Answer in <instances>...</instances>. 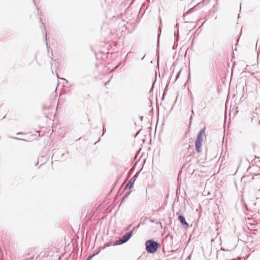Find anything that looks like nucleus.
<instances>
[{
    "instance_id": "1",
    "label": "nucleus",
    "mask_w": 260,
    "mask_h": 260,
    "mask_svg": "<svg viewBox=\"0 0 260 260\" xmlns=\"http://www.w3.org/2000/svg\"><path fill=\"white\" fill-rule=\"evenodd\" d=\"M159 246V244L158 242L151 239L147 240L145 242L146 249L149 253H155Z\"/></svg>"
},
{
    "instance_id": "2",
    "label": "nucleus",
    "mask_w": 260,
    "mask_h": 260,
    "mask_svg": "<svg viewBox=\"0 0 260 260\" xmlns=\"http://www.w3.org/2000/svg\"><path fill=\"white\" fill-rule=\"evenodd\" d=\"M132 231L125 233L120 239L116 241V245H120L127 242L132 236Z\"/></svg>"
},
{
    "instance_id": "3",
    "label": "nucleus",
    "mask_w": 260,
    "mask_h": 260,
    "mask_svg": "<svg viewBox=\"0 0 260 260\" xmlns=\"http://www.w3.org/2000/svg\"><path fill=\"white\" fill-rule=\"evenodd\" d=\"M176 214L178 215V220L184 226V228H185V229L188 228L189 227V224L186 222L184 216L183 215L179 214L178 212H177Z\"/></svg>"
},
{
    "instance_id": "4",
    "label": "nucleus",
    "mask_w": 260,
    "mask_h": 260,
    "mask_svg": "<svg viewBox=\"0 0 260 260\" xmlns=\"http://www.w3.org/2000/svg\"><path fill=\"white\" fill-rule=\"evenodd\" d=\"M139 172H137L135 176L129 181L127 184L126 185L125 188L131 189L133 187V184L135 181L136 178L138 175Z\"/></svg>"
},
{
    "instance_id": "5",
    "label": "nucleus",
    "mask_w": 260,
    "mask_h": 260,
    "mask_svg": "<svg viewBox=\"0 0 260 260\" xmlns=\"http://www.w3.org/2000/svg\"><path fill=\"white\" fill-rule=\"evenodd\" d=\"M205 128H204L199 132L198 135L197 139L196 141L203 142L204 140V136H205Z\"/></svg>"
},
{
    "instance_id": "6",
    "label": "nucleus",
    "mask_w": 260,
    "mask_h": 260,
    "mask_svg": "<svg viewBox=\"0 0 260 260\" xmlns=\"http://www.w3.org/2000/svg\"><path fill=\"white\" fill-rule=\"evenodd\" d=\"M202 142L196 141L195 147H196V150L197 151V152L201 153L202 152Z\"/></svg>"
},
{
    "instance_id": "7",
    "label": "nucleus",
    "mask_w": 260,
    "mask_h": 260,
    "mask_svg": "<svg viewBox=\"0 0 260 260\" xmlns=\"http://www.w3.org/2000/svg\"><path fill=\"white\" fill-rule=\"evenodd\" d=\"M94 255V254H91V255H89V256H88V257H87V259H88V260H90V259H91V258H92V257H93Z\"/></svg>"
},
{
    "instance_id": "8",
    "label": "nucleus",
    "mask_w": 260,
    "mask_h": 260,
    "mask_svg": "<svg viewBox=\"0 0 260 260\" xmlns=\"http://www.w3.org/2000/svg\"><path fill=\"white\" fill-rule=\"evenodd\" d=\"M111 245L109 243H106L105 244V247H107V246H110Z\"/></svg>"
},
{
    "instance_id": "9",
    "label": "nucleus",
    "mask_w": 260,
    "mask_h": 260,
    "mask_svg": "<svg viewBox=\"0 0 260 260\" xmlns=\"http://www.w3.org/2000/svg\"><path fill=\"white\" fill-rule=\"evenodd\" d=\"M194 8V7L192 8H190L189 11L188 12H186V14H188L189 13H190L192 10Z\"/></svg>"
},
{
    "instance_id": "10",
    "label": "nucleus",
    "mask_w": 260,
    "mask_h": 260,
    "mask_svg": "<svg viewBox=\"0 0 260 260\" xmlns=\"http://www.w3.org/2000/svg\"><path fill=\"white\" fill-rule=\"evenodd\" d=\"M45 39H46V40L47 41V32H46V30L45 29Z\"/></svg>"
},
{
    "instance_id": "11",
    "label": "nucleus",
    "mask_w": 260,
    "mask_h": 260,
    "mask_svg": "<svg viewBox=\"0 0 260 260\" xmlns=\"http://www.w3.org/2000/svg\"><path fill=\"white\" fill-rule=\"evenodd\" d=\"M180 73V71L178 73V74L177 75V77H179Z\"/></svg>"
},
{
    "instance_id": "12",
    "label": "nucleus",
    "mask_w": 260,
    "mask_h": 260,
    "mask_svg": "<svg viewBox=\"0 0 260 260\" xmlns=\"http://www.w3.org/2000/svg\"><path fill=\"white\" fill-rule=\"evenodd\" d=\"M12 138L14 139H19V138H14V137H12Z\"/></svg>"
},
{
    "instance_id": "13",
    "label": "nucleus",
    "mask_w": 260,
    "mask_h": 260,
    "mask_svg": "<svg viewBox=\"0 0 260 260\" xmlns=\"http://www.w3.org/2000/svg\"><path fill=\"white\" fill-rule=\"evenodd\" d=\"M19 134H21V133H18L17 134V135H19Z\"/></svg>"
},
{
    "instance_id": "14",
    "label": "nucleus",
    "mask_w": 260,
    "mask_h": 260,
    "mask_svg": "<svg viewBox=\"0 0 260 260\" xmlns=\"http://www.w3.org/2000/svg\"><path fill=\"white\" fill-rule=\"evenodd\" d=\"M178 23H177V24H176V27H178Z\"/></svg>"
},
{
    "instance_id": "15",
    "label": "nucleus",
    "mask_w": 260,
    "mask_h": 260,
    "mask_svg": "<svg viewBox=\"0 0 260 260\" xmlns=\"http://www.w3.org/2000/svg\"><path fill=\"white\" fill-rule=\"evenodd\" d=\"M159 36H160V34H159L158 35V38H159Z\"/></svg>"
},
{
    "instance_id": "16",
    "label": "nucleus",
    "mask_w": 260,
    "mask_h": 260,
    "mask_svg": "<svg viewBox=\"0 0 260 260\" xmlns=\"http://www.w3.org/2000/svg\"><path fill=\"white\" fill-rule=\"evenodd\" d=\"M258 192H260V189L258 190Z\"/></svg>"
},
{
    "instance_id": "17",
    "label": "nucleus",
    "mask_w": 260,
    "mask_h": 260,
    "mask_svg": "<svg viewBox=\"0 0 260 260\" xmlns=\"http://www.w3.org/2000/svg\"><path fill=\"white\" fill-rule=\"evenodd\" d=\"M218 0H216V1H217Z\"/></svg>"
}]
</instances>
